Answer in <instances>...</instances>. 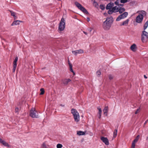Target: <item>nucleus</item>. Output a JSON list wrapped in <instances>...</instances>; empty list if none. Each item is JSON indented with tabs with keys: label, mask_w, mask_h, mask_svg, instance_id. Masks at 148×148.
Instances as JSON below:
<instances>
[{
	"label": "nucleus",
	"mask_w": 148,
	"mask_h": 148,
	"mask_svg": "<svg viewBox=\"0 0 148 148\" xmlns=\"http://www.w3.org/2000/svg\"><path fill=\"white\" fill-rule=\"evenodd\" d=\"M65 21L64 19L62 17L59 24L58 29L59 32H61L64 30L65 28Z\"/></svg>",
	"instance_id": "nucleus-1"
},
{
	"label": "nucleus",
	"mask_w": 148,
	"mask_h": 148,
	"mask_svg": "<svg viewBox=\"0 0 148 148\" xmlns=\"http://www.w3.org/2000/svg\"><path fill=\"white\" fill-rule=\"evenodd\" d=\"M71 111V113L74 116L75 121L78 122L79 120V113L76 110L74 109H72Z\"/></svg>",
	"instance_id": "nucleus-2"
},
{
	"label": "nucleus",
	"mask_w": 148,
	"mask_h": 148,
	"mask_svg": "<svg viewBox=\"0 0 148 148\" xmlns=\"http://www.w3.org/2000/svg\"><path fill=\"white\" fill-rule=\"evenodd\" d=\"M71 111V113L74 116L75 121L78 122L79 120V113L76 110L74 109H72Z\"/></svg>",
	"instance_id": "nucleus-3"
},
{
	"label": "nucleus",
	"mask_w": 148,
	"mask_h": 148,
	"mask_svg": "<svg viewBox=\"0 0 148 148\" xmlns=\"http://www.w3.org/2000/svg\"><path fill=\"white\" fill-rule=\"evenodd\" d=\"M75 4L78 8L83 12L87 14H88L86 10L77 1L75 2Z\"/></svg>",
	"instance_id": "nucleus-4"
},
{
	"label": "nucleus",
	"mask_w": 148,
	"mask_h": 148,
	"mask_svg": "<svg viewBox=\"0 0 148 148\" xmlns=\"http://www.w3.org/2000/svg\"><path fill=\"white\" fill-rule=\"evenodd\" d=\"M141 40L143 42H146L148 40V33L144 31L141 35Z\"/></svg>",
	"instance_id": "nucleus-5"
},
{
	"label": "nucleus",
	"mask_w": 148,
	"mask_h": 148,
	"mask_svg": "<svg viewBox=\"0 0 148 148\" xmlns=\"http://www.w3.org/2000/svg\"><path fill=\"white\" fill-rule=\"evenodd\" d=\"M29 115L32 118H38L39 117L38 113L34 108H32L30 111Z\"/></svg>",
	"instance_id": "nucleus-6"
},
{
	"label": "nucleus",
	"mask_w": 148,
	"mask_h": 148,
	"mask_svg": "<svg viewBox=\"0 0 148 148\" xmlns=\"http://www.w3.org/2000/svg\"><path fill=\"white\" fill-rule=\"evenodd\" d=\"M128 13L127 12H125L122 14L119 15L116 18V21H119L121 19H124L126 18L128 15Z\"/></svg>",
	"instance_id": "nucleus-7"
},
{
	"label": "nucleus",
	"mask_w": 148,
	"mask_h": 148,
	"mask_svg": "<svg viewBox=\"0 0 148 148\" xmlns=\"http://www.w3.org/2000/svg\"><path fill=\"white\" fill-rule=\"evenodd\" d=\"M118 7L115 6L113 7L111 10L108 11V13L109 14H112L113 12L116 13L118 12Z\"/></svg>",
	"instance_id": "nucleus-8"
},
{
	"label": "nucleus",
	"mask_w": 148,
	"mask_h": 148,
	"mask_svg": "<svg viewBox=\"0 0 148 148\" xmlns=\"http://www.w3.org/2000/svg\"><path fill=\"white\" fill-rule=\"evenodd\" d=\"M111 25L104 21L103 24V29L106 30H109L111 27Z\"/></svg>",
	"instance_id": "nucleus-9"
},
{
	"label": "nucleus",
	"mask_w": 148,
	"mask_h": 148,
	"mask_svg": "<svg viewBox=\"0 0 148 148\" xmlns=\"http://www.w3.org/2000/svg\"><path fill=\"white\" fill-rule=\"evenodd\" d=\"M143 16L142 14H139L136 18V22L137 23H140L141 22L143 19Z\"/></svg>",
	"instance_id": "nucleus-10"
},
{
	"label": "nucleus",
	"mask_w": 148,
	"mask_h": 148,
	"mask_svg": "<svg viewBox=\"0 0 148 148\" xmlns=\"http://www.w3.org/2000/svg\"><path fill=\"white\" fill-rule=\"evenodd\" d=\"M101 140L106 145H109V143L108 139L106 137H105L103 136H101Z\"/></svg>",
	"instance_id": "nucleus-11"
},
{
	"label": "nucleus",
	"mask_w": 148,
	"mask_h": 148,
	"mask_svg": "<svg viewBox=\"0 0 148 148\" xmlns=\"http://www.w3.org/2000/svg\"><path fill=\"white\" fill-rule=\"evenodd\" d=\"M105 21L106 22V23H109L111 25H112L113 21V18L111 16L108 17L106 18V19Z\"/></svg>",
	"instance_id": "nucleus-12"
},
{
	"label": "nucleus",
	"mask_w": 148,
	"mask_h": 148,
	"mask_svg": "<svg viewBox=\"0 0 148 148\" xmlns=\"http://www.w3.org/2000/svg\"><path fill=\"white\" fill-rule=\"evenodd\" d=\"M114 5V3L112 2H110L108 4L106 7V9L107 10H110L113 7Z\"/></svg>",
	"instance_id": "nucleus-13"
},
{
	"label": "nucleus",
	"mask_w": 148,
	"mask_h": 148,
	"mask_svg": "<svg viewBox=\"0 0 148 148\" xmlns=\"http://www.w3.org/2000/svg\"><path fill=\"white\" fill-rule=\"evenodd\" d=\"M84 51L82 49H79V50L73 51L72 53L74 55H77L78 54H81L84 53Z\"/></svg>",
	"instance_id": "nucleus-14"
},
{
	"label": "nucleus",
	"mask_w": 148,
	"mask_h": 148,
	"mask_svg": "<svg viewBox=\"0 0 148 148\" xmlns=\"http://www.w3.org/2000/svg\"><path fill=\"white\" fill-rule=\"evenodd\" d=\"M129 21V19H127L126 20L123 21L122 23H121L120 24V25L121 26H127L128 25Z\"/></svg>",
	"instance_id": "nucleus-15"
},
{
	"label": "nucleus",
	"mask_w": 148,
	"mask_h": 148,
	"mask_svg": "<svg viewBox=\"0 0 148 148\" xmlns=\"http://www.w3.org/2000/svg\"><path fill=\"white\" fill-rule=\"evenodd\" d=\"M71 80L70 79H65L62 80L63 83L64 85H66L68 83L70 82Z\"/></svg>",
	"instance_id": "nucleus-16"
},
{
	"label": "nucleus",
	"mask_w": 148,
	"mask_h": 148,
	"mask_svg": "<svg viewBox=\"0 0 148 148\" xmlns=\"http://www.w3.org/2000/svg\"><path fill=\"white\" fill-rule=\"evenodd\" d=\"M137 48V47L136 45L135 44H133L130 47V49L131 50L134 52H135L136 51Z\"/></svg>",
	"instance_id": "nucleus-17"
},
{
	"label": "nucleus",
	"mask_w": 148,
	"mask_h": 148,
	"mask_svg": "<svg viewBox=\"0 0 148 148\" xmlns=\"http://www.w3.org/2000/svg\"><path fill=\"white\" fill-rule=\"evenodd\" d=\"M22 21L16 20L14 21L11 24V26H13L15 25H18L20 24V22H22Z\"/></svg>",
	"instance_id": "nucleus-18"
},
{
	"label": "nucleus",
	"mask_w": 148,
	"mask_h": 148,
	"mask_svg": "<svg viewBox=\"0 0 148 148\" xmlns=\"http://www.w3.org/2000/svg\"><path fill=\"white\" fill-rule=\"evenodd\" d=\"M108 111V106H106L103 110L104 114L106 116H107V113Z\"/></svg>",
	"instance_id": "nucleus-19"
},
{
	"label": "nucleus",
	"mask_w": 148,
	"mask_h": 148,
	"mask_svg": "<svg viewBox=\"0 0 148 148\" xmlns=\"http://www.w3.org/2000/svg\"><path fill=\"white\" fill-rule=\"evenodd\" d=\"M125 10L124 8L118 6V12H119L121 14L123 13L124 12Z\"/></svg>",
	"instance_id": "nucleus-20"
},
{
	"label": "nucleus",
	"mask_w": 148,
	"mask_h": 148,
	"mask_svg": "<svg viewBox=\"0 0 148 148\" xmlns=\"http://www.w3.org/2000/svg\"><path fill=\"white\" fill-rule=\"evenodd\" d=\"M85 132H84L82 131H77V134L78 135L81 136L85 135Z\"/></svg>",
	"instance_id": "nucleus-21"
},
{
	"label": "nucleus",
	"mask_w": 148,
	"mask_h": 148,
	"mask_svg": "<svg viewBox=\"0 0 148 148\" xmlns=\"http://www.w3.org/2000/svg\"><path fill=\"white\" fill-rule=\"evenodd\" d=\"M18 60V58L17 57H16L15 59L14 60V61L13 62V65L17 66V62Z\"/></svg>",
	"instance_id": "nucleus-22"
},
{
	"label": "nucleus",
	"mask_w": 148,
	"mask_h": 148,
	"mask_svg": "<svg viewBox=\"0 0 148 148\" xmlns=\"http://www.w3.org/2000/svg\"><path fill=\"white\" fill-rule=\"evenodd\" d=\"M69 70H70V71L71 72H72V73H73L74 75H75V73L74 72L73 69H72V64H69Z\"/></svg>",
	"instance_id": "nucleus-23"
},
{
	"label": "nucleus",
	"mask_w": 148,
	"mask_h": 148,
	"mask_svg": "<svg viewBox=\"0 0 148 148\" xmlns=\"http://www.w3.org/2000/svg\"><path fill=\"white\" fill-rule=\"evenodd\" d=\"M121 0H116V1H115L114 3L116 5H121V4H119V3H121Z\"/></svg>",
	"instance_id": "nucleus-24"
},
{
	"label": "nucleus",
	"mask_w": 148,
	"mask_h": 148,
	"mask_svg": "<svg viewBox=\"0 0 148 148\" xmlns=\"http://www.w3.org/2000/svg\"><path fill=\"white\" fill-rule=\"evenodd\" d=\"M117 129L115 130L114 133H113V137L115 138L117 135Z\"/></svg>",
	"instance_id": "nucleus-25"
},
{
	"label": "nucleus",
	"mask_w": 148,
	"mask_h": 148,
	"mask_svg": "<svg viewBox=\"0 0 148 148\" xmlns=\"http://www.w3.org/2000/svg\"><path fill=\"white\" fill-rule=\"evenodd\" d=\"M139 137L140 136L139 135H138L136 138L134 140L133 142L135 143L137 142L139 139Z\"/></svg>",
	"instance_id": "nucleus-26"
},
{
	"label": "nucleus",
	"mask_w": 148,
	"mask_h": 148,
	"mask_svg": "<svg viewBox=\"0 0 148 148\" xmlns=\"http://www.w3.org/2000/svg\"><path fill=\"white\" fill-rule=\"evenodd\" d=\"M40 91L41 92L40 93V95H43L45 92V90L43 88H42L40 89Z\"/></svg>",
	"instance_id": "nucleus-27"
},
{
	"label": "nucleus",
	"mask_w": 148,
	"mask_h": 148,
	"mask_svg": "<svg viewBox=\"0 0 148 148\" xmlns=\"http://www.w3.org/2000/svg\"><path fill=\"white\" fill-rule=\"evenodd\" d=\"M96 74H97V75L98 77H99V76H100V75H101V73L100 71L99 70H98L96 72Z\"/></svg>",
	"instance_id": "nucleus-28"
},
{
	"label": "nucleus",
	"mask_w": 148,
	"mask_h": 148,
	"mask_svg": "<svg viewBox=\"0 0 148 148\" xmlns=\"http://www.w3.org/2000/svg\"><path fill=\"white\" fill-rule=\"evenodd\" d=\"M57 148H61L62 147V145L60 144H58L57 145Z\"/></svg>",
	"instance_id": "nucleus-29"
},
{
	"label": "nucleus",
	"mask_w": 148,
	"mask_h": 148,
	"mask_svg": "<svg viewBox=\"0 0 148 148\" xmlns=\"http://www.w3.org/2000/svg\"><path fill=\"white\" fill-rule=\"evenodd\" d=\"M97 109L99 111L98 112V114H101L102 113V110L101 108H97Z\"/></svg>",
	"instance_id": "nucleus-30"
},
{
	"label": "nucleus",
	"mask_w": 148,
	"mask_h": 148,
	"mask_svg": "<svg viewBox=\"0 0 148 148\" xmlns=\"http://www.w3.org/2000/svg\"><path fill=\"white\" fill-rule=\"evenodd\" d=\"M140 14H142L143 15H143H146V12L144 11H142L140 13Z\"/></svg>",
	"instance_id": "nucleus-31"
},
{
	"label": "nucleus",
	"mask_w": 148,
	"mask_h": 148,
	"mask_svg": "<svg viewBox=\"0 0 148 148\" xmlns=\"http://www.w3.org/2000/svg\"><path fill=\"white\" fill-rule=\"evenodd\" d=\"M128 1V0H121V3H124L127 2Z\"/></svg>",
	"instance_id": "nucleus-32"
},
{
	"label": "nucleus",
	"mask_w": 148,
	"mask_h": 148,
	"mask_svg": "<svg viewBox=\"0 0 148 148\" xmlns=\"http://www.w3.org/2000/svg\"><path fill=\"white\" fill-rule=\"evenodd\" d=\"M16 66H17L13 65V68L12 71H13V72H14L15 71Z\"/></svg>",
	"instance_id": "nucleus-33"
},
{
	"label": "nucleus",
	"mask_w": 148,
	"mask_h": 148,
	"mask_svg": "<svg viewBox=\"0 0 148 148\" xmlns=\"http://www.w3.org/2000/svg\"><path fill=\"white\" fill-rule=\"evenodd\" d=\"M136 143H134L133 141L132 145V148H134L135 146V144Z\"/></svg>",
	"instance_id": "nucleus-34"
},
{
	"label": "nucleus",
	"mask_w": 148,
	"mask_h": 148,
	"mask_svg": "<svg viewBox=\"0 0 148 148\" xmlns=\"http://www.w3.org/2000/svg\"><path fill=\"white\" fill-rule=\"evenodd\" d=\"M11 15L13 16H14L15 15V13L13 12L12 11H10Z\"/></svg>",
	"instance_id": "nucleus-35"
},
{
	"label": "nucleus",
	"mask_w": 148,
	"mask_h": 148,
	"mask_svg": "<svg viewBox=\"0 0 148 148\" xmlns=\"http://www.w3.org/2000/svg\"><path fill=\"white\" fill-rule=\"evenodd\" d=\"M100 8L102 10L105 9V7L103 5H101L100 6Z\"/></svg>",
	"instance_id": "nucleus-36"
},
{
	"label": "nucleus",
	"mask_w": 148,
	"mask_h": 148,
	"mask_svg": "<svg viewBox=\"0 0 148 148\" xmlns=\"http://www.w3.org/2000/svg\"><path fill=\"white\" fill-rule=\"evenodd\" d=\"M92 1L93 2V3L96 6L98 5V4L97 2L95 1V0H93Z\"/></svg>",
	"instance_id": "nucleus-37"
},
{
	"label": "nucleus",
	"mask_w": 148,
	"mask_h": 148,
	"mask_svg": "<svg viewBox=\"0 0 148 148\" xmlns=\"http://www.w3.org/2000/svg\"><path fill=\"white\" fill-rule=\"evenodd\" d=\"M41 148H45L46 147V145L44 143L42 144L41 145Z\"/></svg>",
	"instance_id": "nucleus-38"
},
{
	"label": "nucleus",
	"mask_w": 148,
	"mask_h": 148,
	"mask_svg": "<svg viewBox=\"0 0 148 148\" xmlns=\"http://www.w3.org/2000/svg\"><path fill=\"white\" fill-rule=\"evenodd\" d=\"M109 79L110 80H111L113 78V77L111 75H109Z\"/></svg>",
	"instance_id": "nucleus-39"
},
{
	"label": "nucleus",
	"mask_w": 148,
	"mask_h": 148,
	"mask_svg": "<svg viewBox=\"0 0 148 148\" xmlns=\"http://www.w3.org/2000/svg\"><path fill=\"white\" fill-rule=\"evenodd\" d=\"M19 109L18 108H16L15 109V112L16 113L18 112Z\"/></svg>",
	"instance_id": "nucleus-40"
},
{
	"label": "nucleus",
	"mask_w": 148,
	"mask_h": 148,
	"mask_svg": "<svg viewBox=\"0 0 148 148\" xmlns=\"http://www.w3.org/2000/svg\"><path fill=\"white\" fill-rule=\"evenodd\" d=\"M139 110V108H138L136 110V112H135V114H137Z\"/></svg>",
	"instance_id": "nucleus-41"
},
{
	"label": "nucleus",
	"mask_w": 148,
	"mask_h": 148,
	"mask_svg": "<svg viewBox=\"0 0 148 148\" xmlns=\"http://www.w3.org/2000/svg\"><path fill=\"white\" fill-rule=\"evenodd\" d=\"M87 20L88 22H89L90 21V19L89 17H87Z\"/></svg>",
	"instance_id": "nucleus-42"
},
{
	"label": "nucleus",
	"mask_w": 148,
	"mask_h": 148,
	"mask_svg": "<svg viewBox=\"0 0 148 148\" xmlns=\"http://www.w3.org/2000/svg\"><path fill=\"white\" fill-rule=\"evenodd\" d=\"M68 64H69H69H71L70 63V61H69V58H68Z\"/></svg>",
	"instance_id": "nucleus-43"
},
{
	"label": "nucleus",
	"mask_w": 148,
	"mask_h": 148,
	"mask_svg": "<svg viewBox=\"0 0 148 148\" xmlns=\"http://www.w3.org/2000/svg\"><path fill=\"white\" fill-rule=\"evenodd\" d=\"M148 122V120H146L144 123V124H146Z\"/></svg>",
	"instance_id": "nucleus-44"
},
{
	"label": "nucleus",
	"mask_w": 148,
	"mask_h": 148,
	"mask_svg": "<svg viewBox=\"0 0 148 148\" xmlns=\"http://www.w3.org/2000/svg\"><path fill=\"white\" fill-rule=\"evenodd\" d=\"M99 114V119H100L101 117V114Z\"/></svg>",
	"instance_id": "nucleus-45"
},
{
	"label": "nucleus",
	"mask_w": 148,
	"mask_h": 148,
	"mask_svg": "<svg viewBox=\"0 0 148 148\" xmlns=\"http://www.w3.org/2000/svg\"><path fill=\"white\" fill-rule=\"evenodd\" d=\"M13 17L14 19H16L17 18V17L15 15Z\"/></svg>",
	"instance_id": "nucleus-46"
},
{
	"label": "nucleus",
	"mask_w": 148,
	"mask_h": 148,
	"mask_svg": "<svg viewBox=\"0 0 148 148\" xmlns=\"http://www.w3.org/2000/svg\"><path fill=\"white\" fill-rule=\"evenodd\" d=\"M144 77L145 78V79H147V77L145 75H144Z\"/></svg>",
	"instance_id": "nucleus-47"
},
{
	"label": "nucleus",
	"mask_w": 148,
	"mask_h": 148,
	"mask_svg": "<svg viewBox=\"0 0 148 148\" xmlns=\"http://www.w3.org/2000/svg\"><path fill=\"white\" fill-rule=\"evenodd\" d=\"M86 35H87V33L85 32H83Z\"/></svg>",
	"instance_id": "nucleus-48"
},
{
	"label": "nucleus",
	"mask_w": 148,
	"mask_h": 148,
	"mask_svg": "<svg viewBox=\"0 0 148 148\" xmlns=\"http://www.w3.org/2000/svg\"><path fill=\"white\" fill-rule=\"evenodd\" d=\"M60 106L62 107H64V105H62V104H60Z\"/></svg>",
	"instance_id": "nucleus-49"
}]
</instances>
